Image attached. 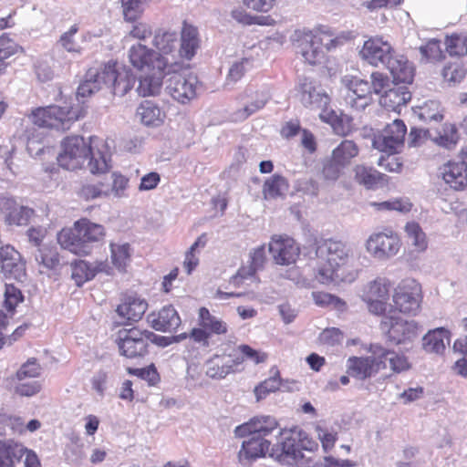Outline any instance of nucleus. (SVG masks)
<instances>
[{
    "mask_svg": "<svg viewBox=\"0 0 467 467\" xmlns=\"http://www.w3.org/2000/svg\"><path fill=\"white\" fill-rule=\"evenodd\" d=\"M457 159L444 163L441 168V174L451 189L463 191L467 188V146L461 149Z\"/></svg>",
    "mask_w": 467,
    "mask_h": 467,
    "instance_id": "19",
    "label": "nucleus"
},
{
    "mask_svg": "<svg viewBox=\"0 0 467 467\" xmlns=\"http://www.w3.org/2000/svg\"><path fill=\"white\" fill-rule=\"evenodd\" d=\"M157 337V335L150 330L132 327L119 329L115 342L121 356L138 358L148 355L150 345L156 342Z\"/></svg>",
    "mask_w": 467,
    "mask_h": 467,
    "instance_id": "8",
    "label": "nucleus"
},
{
    "mask_svg": "<svg viewBox=\"0 0 467 467\" xmlns=\"http://www.w3.org/2000/svg\"><path fill=\"white\" fill-rule=\"evenodd\" d=\"M24 301V296L19 288L12 284L5 285L4 306L13 316L16 306Z\"/></svg>",
    "mask_w": 467,
    "mask_h": 467,
    "instance_id": "56",
    "label": "nucleus"
},
{
    "mask_svg": "<svg viewBox=\"0 0 467 467\" xmlns=\"http://www.w3.org/2000/svg\"><path fill=\"white\" fill-rule=\"evenodd\" d=\"M240 101L245 102L244 107L236 109L233 118L235 121H243L248 119L251 115L256 113L260 109H264L266 105L268 99L261 91L244 90L238 96Z\"/></svg>",
    "mask_w": 467,
    "mask_h": 467,
    "instance_id": "25",
    "label": "nucleus"
},
{
    "mask_svg": "<svg viewBox=\"0 0 467 467\" xmlns=\"http://www.w3.org/2000/svg\"><path fill=\"white\" fill-rule=\"evenodd\" d=\"M407 238L410 241L413 252L422 254L427 251L429 241L426 234L416 222H409L404 227Z\"/></svg>",
    "mask_w": 467,
    "mask_h": 467,
    "instance_id": "40",
    "label": "nucleus"
},
{
    "mask_svg": "<svg viewBox=\"0 0 467 467\" xmlns=\"http://www.w3.org/2000/svg\"><path fill=\"white\" fill-rule=\"evenodd\" d=\"M197 77L191 72L174 73L168 79L166 89L173 100L185 105L197 97Z\"/></svg>",
    "mask_w": 467,
    "mask_h": 467,
    "instance_id": "16",
    "label": "nucleus"
},
{
    "mask_svg": "<svg viewBox=\"0 0 467 467\" xmlns=\"http://www.w3.org/2000/svg\"><path fill=\"white\" fill-rule=\"evenodd\" d=\"M178 43L177 33L175 31L159 28L155 31L152 45L155 47L158 55H162L164 57L171 55L176 51Z\"/></svg>",
    "mask_w": 467,
    "mask_h": 467,
    "instance_id": "36",
    "label": "nucleus"
},
{
    "mask_svg": "<svg viewBox=\"0 0 467 467\" xmlns=\"http://www.w3.org/2000/svg\"><path fill=\"white\" fill-rule=\"evenodd\" d=\"M232 373L229 362L223 356L215 355L207 363L206 374L212 379H224Z\"/></svg>",
    "mask_w": 467,
    "mask_h": 467,
    "instance_id": "49",
    "label": "nucleus"
},
{
    "mask_svg": "<svg viewBox=\"0 0 467 467\" xmlns=\"http://www.w3.org/2000/svg\"><path fill=\"white\" fill-rule=\"evenodd\" d=\"M391 281L385 276H378L367 284L363 289L362 300L369 313L384 316L389 306Z\"/></svg>",
    "mask_w": 467,
    "mask_h": 467,
    "instance_id": "13",
    "label": "nucleus"
},
{
    "mask_svg": "<svg viewBox=\"0 0 467 467\" xmlns=\"http://www.w3.org/2000/svg\"><path fill=\"white\" fill-rule=\"evenodd\" d=\"M109 195V187L102 182L97 183H86L78 191L79 198L85 201H91L102 196Z\"/></svg>",
    "mask_w": 467,
    "mask_h": 467,
    "instance_id": "54",
    "label": "nucleus"
},
{
    "mask_svg": "<svg viewBox=\"0 0 467 467\" xmlns=\"http://www.w3.org/2000/svg\"><path fill=\"white\" fill-rule=\"evenodd\" d=\"M232 17L245 26H274L275 24V19L271 16H252L243 8L233 10Z\"/></svg>",
    "mask_w": 467,
    "mask_h": 467,
    "instance_id": "48",
    "label": "nucleus"
},
{
    "mask_svg": "<svg viewBox=\"0 0 467 467\" xmlns=\"http://www.w3.org/2000/svg\"><path fill=\"white\" fill-rule=\"evenodd\" d=\"M370 206H372L377 212H390L397 211L400 213H409L412 208V203L408 200H404L402 198H396L389 201L384 202H370Z\"/></svg>",
    "mask_w": 467,
    "mask_h": 467,
    "instance_id": "51",
    "label": "nucleus"
},
{
    "mask_svg": "<svg viewBox=\"0 0 467 467\" xmlns=\"http://www.w3.org/2000/svg\"><path fill=\"white\" fill-rule=\"evenodd\" d=\"M235 351L241 352L245 361H251L254 365L265 363L268 359V354L266 352L253 348L247 344L237 346Z\"/></svg>",
    "mask_w": 467,
    "mask_h": 467,
    "instance_id": "59",
    "label": "nucleus"
},
{
    "mask_svg": "<svg viewBox=\"0 0 467 467\" xmlns=\"http://www.w3.org/2000/svg\"><path fill=\"white\" fill-rule=\"evenodd\" d=\"M24 446L14 440L0 441V467H16L24 457Z\"/></svg>",
    "mask_w": 467,
    "mask_h": 467,
    "instance_id": "35",
    "label": "nucleus"
},
{
    "mask_svg": "<svg viewBox=\"0 0 467 467\" xmlns=\"http://www.w3.org/2000/svg\"><path fill=\"white\" fill-rule=\"evenodd\" d=\"M128 58L134 69L145 74L139 81V94L143 97L157 95L165 75L171 73L172 63L162 55H158L155 49L141 43H136L129 48Z\"/></svg>",
    "mask_w": 467,
    "mask_h": 467,
    "instance_id": "4",
    "label": "nucleus"
},
{
    "mask_svg": "<svg viewBox=\"0 0 467 467\" xmlns=\"http://www.w3.org/2000/svg\"><path fill=\"white\" fill-rule=\"evenodd\" d=\"M316 277L321 284L351 283L358 276L350 249L338 240L317 242Z\"/></svg>",
    "mask_w": 467,
    "mask_h": 467,
    "instance_id": "2",
    "label": "nucleus"
},
{
    "mask_svg": "<svg viewBox=\"0 0 467 467\" xmlns=\"http://www.w3.org/2000/svg\"><path fill=\"white\" fill-rule=\"evenodd\" d=\"M443 80L450 86L461 83L467 75V69L462 63L450 62L442 69Z\"/></svg>",
    "mask_w": 467,
    "mask_h": 467,
    "instance_id": "50",
    "label": "nucleus"
},
{
    "mask_svg": "<svg viewBox=\"0 0 467 467\" xmlns=\"http://www.w3.org/2000/svg\"><path fill=\"white\" fill-rule=\"evenodd\" d=\"M88 78H95L99 87L105 85L118 96H124L132 89L136 77L131 69L120 66L117 60H109L101 65L99 69L89 68Z\"/></svg>",
    "mask_w": 467,
    "mask_h": 467,
    "instance_id": "7",
    "label": "nucleus"
},
{
    "mask_svg": "<svg viewBox=\"0 0 467 467\" xmlns=\"http://www.w3.org/2000/svg\"><path fill=\"white\" fill-rule=\"evenodd\" d=\"M418 114L424 121L441 120L442 114L440 110V103L436 100H428L418 107Z\"/></svg>",
    "mask_w": 467,
    "mask_h": 467,
    "instance_id": "57",
    "label": "nucleus"
},
{
    "mask_svg": "<svg viewBox=\"0 0 467 467\" xmlns=\"http://www.w3.org/2000/svg\"><path fill=\"white\" fill-rule=\"evenodd\" d=\"M100 88L99 83L96 81L95 78H88L86 76V79L83 80L77 89V98L78 99H81V102H85V99L89 98L95 92H97Z\"/></svg>",
    "mask_w": 467,
    "mask_h": 467,
    "instance_id": "64",
    "label": "nucleus"
},
{
    "mask_svg": "<svg viewBox=\"0 0 467 467\" xmlns=\"http://www.w3.org/2000/svg\"><path fill=\"white\" fill-rule=\"evenodd\" d=\"M342 83L348 89V98L351 100L352 107L364 109L370 103L372 89L368 81L358 77L346 76Z\"/></svg>",
    "mask_w": 467,
    "mask_h": 467,
    "instance_id": "24",
    "label": "nucleus"
},
{
    "mask_svg": "<svg viewBox=\"0 0 467 467\" xmlns=\"http://www.w3.org/2000/svg\"><path fill=\"white\" fill-rule=\"evenodd\" d=\"M402 245L398 233L390 228L372 233L366 240V251L379 261H386L396 256Z\"/></svg>",
    "mask_w": 467,
    "mask_h": 467,
    "instance_id": "11",
    "label": "nucleus"
},
{
    "mask_svg": "<svg viewBox=\"0 0 467 467\" xmlns=\"http://www.w3.org/2000/svg\"><path fill=\"white\" fill-rule=\"evenodd\" d=\"M83 106L60 107L49 105L37 107L28 114L30 121L39 128L57 130H67L71 125L86 116Z\"/></svg>",
    "mask_w": 467,
    "mask_h": 467,
    "instance_id": "6",
    "label": "nucleus"
},
{
    "mask_svg": "<svg viewBox=\"0 0 467 467\" xmlns=\"http://www.w3.org/2000/svg\"><path fill=\"white\" fill-rule=\"evenodd\" d=\"M266 260L265 245H261L251 253V262L248 269L242 267L238 270L237 275L234 277V282L238 284L239 279L247 277L255 278L256 272L263 268Z\"/></svg>",
    "mask_w": 467,
    "mask_h": 467,
    "instance_id": "41",
    "label": "nucleus"
},
{
    "mask_svg": "<svg viewBox=\"0 0 467 467\" xmlns=\"http://www.w3.org/2000/svg\"><path fill=\"white\" fill-rule=\"evenodd\" d=\"M386 368L385 361L379 356H352L347 360V373L359 380L369 379Z\"/></svg>",
    "mask_w": 467,
    "mask_h": 467,
    "instance_id": "22",
    "label": "nucleus"
},
{
    "mask_svg": "<svg viewBox=\"0 0 467 467\" xmlns=\"http://www.w3.org/2000/svg\"><path fill=\"white\" fill-rule=\"evenodd\" d=\"M379 358H382L385 362L388 360L389 367L394 373H401L409 370L411 365L409 358L404 355L394 350L380 348Z\"/></svg>",
    "mask_w": 467,
    "mask_h": 467,
    "instance_id": "45",
    "label": "nucleus"
},
{
    "mask_svg": "<svg viewBox=\"0 0 467 467\" xmlns=\"http://www.w3.org/2000/svg\"><path fill=\"white\" fill-rule=\"evenodd\" d=\"M148 323L150 327L161 332L176 329L181 324V317L172 306H165L157 312H151L148 316Z\"/></svg>",
    "mask_w": 467,
    "mask_h": 467,
    "instance_id": "26",
    "label": "nucleus"
},
{
    "mask_svg": "<svg viewBox=\"0 0 467 467\" xmlns=\"http://www.w3.org/2000/svg\"><path fill=\"white\" fill-rule=\"evenodd\" d=\"M93 138L86 140L78 135L67 136L61 141L57 160L58 165L68 171L81 169L92 154Z\"/></svg>",
    "mask_w": 467,
    "mask_h": 467,
    "instance_id": "10",
    "label": "nucleus"
},
{
    "mask_svg": "<svg viewBox=\"0 0 467 467\" xmlns=\"http://www.w3.org/2000/svg\"><path fill=\"white\" fill-rule=\"evenodd\" d=\"M446 52L451 57L467 56V33H452L447 35L444 40Z\"/></svg>",
    "mask_w": 467,
    "mask_h": 467,
    "instance_id": "44",
    "label": "nucleus"
},
{
    "mask_svg": "<svg viewBox=\"0 0 467 467\" xmlns=\"http://www.w3.org/2000/svg\"><path fill=\"white\" fill-rule=\"evenodd\" d=\"M127 372L147 380L150 385H155L160 380V375L153 364L143 368H128Z\"/></svg>",
    "mask_w": 467,
    "mask_h": 467,
    "instance_id": "63",
    "label": "nucleus"
},
{
    "mask_svg": "<svg viewBox=\"0 0 467 467\" xmlns=\"http://www.w3.org/2000/svg\"><path fill=\"white\" fill-rule=\"evenodd\" d=\"M109 246L112 264L118 268H124L130 259V244L110 243Z\"/></svg>",
    "mask_w": 467,
    "mask_h": 467,
    "instance_id": "55",
    "label": "nucleus"
},
{
    "mask_svg": "<svg viewBox=\"0 0 467 467\" xmlns=\"http://www.w3.org/2000/svg\"><path fill=\"white\" fill-rule=\"evenodd\" d=\"M422 299L421 285L414 278L402 279L393 290L389 312L415 317L420 311Z\"/></svg>",
    "mask_w": 467,
    "mask_h": 467,
    "instance_id": "9",
    "label": "nucleus"
},
{
    "mask_svg": "<svg viewBox=\"0 0 467 467\" xmlns=\"http://www.w3.org/2000/svg\"><path fill=\"white\" fill-rule=\"evenodd\" d=\"M393 79L398 83L410 84L414 78V67L402 55H394L387 65Z\"/></svg>",
    "mask_w": 467,
    "mask_h": 467,
    "instance_id": "33",
    "label": "nucleus"
},
{
    "mask_svg": "<svg viewBox=\"0 0 467 467\" xmlns=\"http://www.w3.org/2000/svg\"><path fill=\"white\" fill-rule=\"evenodd\" d=\"M269 252L279 265L296 264L301 254L300 245L287 234H275L269 242Z\"/></svg>",
    "mask_w": 467,
    "mask_h": 467,
    "instance_id": "18",
    "label": "nucleus"
},
{
    "mask_svg": "<svg viewBox=\"0 0 467 467\" xmlns=\"http://www.w3.org/2000/svg\"><path fill=\"white\" fill-rule=\"evenodd\" d=\"M317 438L325 452L331 451L337 441V432L320 424L315 426Z\"/></svg>",
    "mask_w": 467,
    "mask_h": 467,
    "instance_id": "58",
    "label": "nucleus"
},
{
    "mask_svg": "<svg viewBox=\"0 0 467 467\" xmlns=\"http://www.w3.org/2000/svg\"><path fill=\"white\" fill-rule=\"evenodd\" d=\"M270 377L260 382L254 388V394L257 400L265 399L270 393L279 389L281 386V375L277 367L274 366L270 368Z\"/></svg>",
    "mask_w": 467,
    "mask_h": 467,
    "instance_id": "43",
    "label": "nucleus"
},
{
    "mask_svg": "<svg viewBox=\"0 0 467 467\" xmlns=\"http://www.w3.org/2000/svg\"><path fill=\"white\" fill-rule=\"evenodd\" d=\"M354 38L352 31L335 33L327 26H318L312 29L296 30L295 46L305 63L317 66L326 60V52L323 48L327 52H331Z\"/></svg>",
    "mask_w": 467,
    "mask_h": 467,
    "instance_id": "3",
    "label": "nucleus"
},
{
    "mask_svg": "<svg viewBox=\"0 0 467 467\" xmlns=\"http://www.w3.org/2000/svg\"><path fill=\"white\" fill-rule=\"evenodd\" d=\"M450 331L444 327L430 330L422 338V348L427 353L442 354L445 350V339H449Z\"/></svg>",
    "mask_w": 467,
    "mask_h": 467,
    "instance_id": "39",
    "label": "nucleus"
},
{
    "mask_svg": "<svg viewBox=\"0 0 467 467\" xmlns=\"http://www.w3.org/2000/svg\"><path fill=\"white\" fill-rule=\"evenodd\" d=\"M420 52L426 62H438L445 58L441 41L437 39L429 40L420 47Z\"/></svg>",
    "mask_w": 467,
    "mask_h": 467,
    "instance_id": "53",
    "label": "nucleus"
},
{
    "mask_svg": "<svg viewBox=\"0 0 467 467\" xmlns=\"http://www.w3.org/2000/svg\"><path fill=\"white\" fill-rule=\"evenodd\" d=\"M460 140V135L455 124L444 123L434 141L439 146L446 149H452Z\"/></svg>",
    "mask_w": 467,
    "mask_h": 467,
    "instance_id": "47",
    "label": "nucleus"
},
{
    "mask_svg": "<svg viewBox=\"0 0 467 467\" xmlns=\"http://www.w3.org/2000/svg\"><path fill=\"white\" fill-rule=\"evenodd\" d=\"M109 269L107 260L90 264L85 260H77L72 264V278L78 284H83L95 277L98 273H108Z\"/></svg>",
    "mask_w": 467,
    "mask_h": 467,
    "instance_id": "30",
    "label": "nucleus"
},
{
    "mask_svg": "<svg viewBox=\"0 0 467 467\" xmlns=\"http://www.w3.org/2000/svg\"><path fill=\"white\" fill-rule=\"evenodd\" d=\"M252 67V59L244 57L232 65L227 75V79L232 82H237L244 76L246 71Z\"/></svg>",
    "mask_w": 467,
    "mask_h": 467,
    "instance_id": "61",
    "label": "nucleus"
},
{
    "mask_svg": "<svg viewBox=\"0 0 467 467\" xmlns=\"http://www.w3.org/2000/svg\"><path fill=\"white\" fill-rule=\"evenodd\" d=\"M201 39L197 27L183 21L181 31L179 54L182 58L191 60L200 48Z\"/></svg>",
    "mask_w": 467,
    "mask_h": 467,
    "instance_id": "28",
    "label": "nucleus"
},
{
    "mask_svg": "<svg viewBox=\"0 0 467 467\" xmlns=\"http://www.w3.org/2000/svg\"><path fill=\"white\" fill-rule=\"evenodd\" d=\"M411 99V93L405 86H399L397 83L380 97V105L389 111L399 112L402 106H405Z\"/></svg>",
    "mask_w": 467,
    "mask_h": 467,
    "instance_id": "31",
    "label": "nucleus"
},
{
    "mask_svg": "<svg viewBox=\"0 0 467 467\" xmlns=\"http://www.w3.org/2000/svg\"><path fill=\"white\" fill-rule=\"evenodd\" d=\"M19 46L7 34L0 36V65H6L5 60L17 53Z\"/></svg>",
    "mask_w": 467,
    "mask_h": 467,
    "instance_id": "60",
    "label": "nucleus"
},
{
    "mask_svg": "<svg viewBox=\"0 0 467 467\" xmlns=\"http://www.w3.org/2000/svg\"><path fill=\"white\" fill-rule=\"evenodd\" d=\"M106 229L88 218L82 217L74 222L71 227L61 229L57 235L59 245L78 256L90 255L98 244H102Z\"/></svg>",
    "mask_w": 467,
    "mask_h": 467,
    "instance_id": "5",
    "label": "nucleus"
},
{
    "mask_svg": "<svg viewBox=\"0 0 467 467\" xmlns=\"http://www.w3.org/2000/svg\"><path fill=\"white\" fill-rule=\"evenodd\" d=\"M279 434L282 440L272 446L269 440L254 435L243 441L239 451L240 460L255 461L268 455L281 465L290 467H314L315 459L307 453H315L319 445L306 431L293 427L282 430Z\"/></svg>",
    "mask_w": 467,
    "mask_h": 467,
    "instance_id": "1",
    "label": "nucleus"
},
{
    "mask_svg": "<svg viewBox=\"0 0 467 467\" xmlns=\"http://www.w3.org/2000/svg\"><path fill=\"white\" fill-rule=\"evenodd\" d=\"M40 273L56 270L60 265V255L56 246L43 245L35 254Z\"/></svg>",
    "mask_w": 467,
    "mask_h": 467,
    "instance_id": "37",
    "label": "nucleus"
},
{
    "mask_svg": "<svg viewBox=\"0 0 467 467\" xmlns=\"http://www.w3.org/2000/svg\"><path fill=\"white\" fill-rule=\"evenodd\" d=\"M363 60L369 65L378 67L387 66L395 55V50L389 41L381 36L368 37L359 51Z\"/></svg>",
    "mask_w": 467,
    "mask_h": 467,
    "instance_id": "17",
    "label": "nucleus"
},
{
    "mask_svg": "<svg viewBox=\"0 0 467 467\" xmlns=\"http://www.w3.org/2000/svg\"><path fill=\"white\" fill-rule=\"evenodd\" d=\"M199 327H194L190 333V337L203 347H209L212 335H226L228 325L221 318L211 314L208 308L202 306L198 313Z\"/></svg>",
    "mask_w": 467,
    "mask_h": 467,
    "instance_id": "14",
    "label": "nucleus"
},
{
    "mask_svg": "<svg viewBox=\"0 0 467 467\" xmlns=\"http://www.w3.org/2000/svg\"><path fill=\"white\" fill-rule=\"evenodd\" d=\"M136 114L144 126L151 128L161 127L167 118L166 112L151 100L141 101Z\"/></svg>",
    "mask_w": 467,
    "mask_h": 467,
    "instance_id": "29",
    "label": "nucleus"
},
{
    "mask_svg": "<svg viewBox=\"0 0 467 467\" xmlns=\"http://www.w3.org/2000/svg\"><path fill=\"white\" fill-rule=\"evenodd\" d=\"M123 19L127 23L137 22L144 14L145 4L149 0H119Z\"/></svg>",
    "mask_w": 467,
    "mask_h": 467,
    "instance_id": "46",
    "label": "nucleus"
},
{
    "mask_svg": "<svg viewBox=\"0 0 467 467\" xmlns=\"http://www.w3.org/2000/svg\"><path fill=\"white\" fill-rule=\"evenodd\" d=\"M78 26L73 25L65 33H63L58 40V43L61 47L70 53H80L81 47L78 46L74 40V36L78 31Z\"/></svg>",
    "mask_w": 467,
    "mask_h": 467,
    "instance_id": "62",
    "label": "nucleus"
},
{
    "mask_svg": "<svg viewBox=\"0 0 467 467\" xmlns=\"http://www.w3.org/2000/svg\"><path fill=\"white\" fill-rule=\"evenodd\" d=\"M36 215V211L22 205L13 197H0V218L7 225L26 226Z\"/></svg>",
    "mask_w": 467,
    "mask_h": 467,
    "instance_id": "20",
    "label": "nucleus"
},
{
    "mask_svg": "<svg viewBox=\"0 0 467 467\" xmlns=\"http://www.w3.org/2000/svg\"><path fill=\"white\" fill-rule=\"evenodd\" d=\"M279 427L277 420L269 415L255 416L247 422L236 427L235 433L240 437L246 435H254L266 438L271 435Z\"/></svg>",
    "mask_w": 467,
    "mask_h": 467,
    "instance_id": "23",
    "label": "nucleus"
},
{
    "mask_svg": "<svg viewBox=\"0 0 467 467\" xmlns=\"http://www.w3.org/2000/svg\"><path fill=\"white\" fill-rule=\"evenodd\" d=\"M354 180L368 190L375 189L378 185L388 182V177L373 167L358 164L353 169Z\"/></svg>",
    "mask_w": 467,
    "mask_h": 467,
    "instance_id": "32",
    "label": "nucleus"
},
{
    "mask_svg": "<svg viewBox=\"0 0 467 467\" xmlns=\"http://www.w3.org/2000/svg\"><path fill=\"white\" fill-rule=\"evenodd\" d=\"M312 297L315 304L318 306L325 307L331 306L339 311H343L347 307V304L343 299L324 291L313 292Z\"/></svg>",
    "mask_w": 467,
    "mask_h": 467,
    "instance_id": "52",
    "label": "nucleus"
},
{
    "mask_svg": "<svg viewBox=\"0 0 467 467\" xmlns=\"http://www.w3.org/2000/svg\"><path fill=\"white\" fill-rule=\"evenodd\" d=\"M358 152V147L353 140H344L332 150L331 157L337 163L347 167Z\"/></svg>",
    "mask_w": 467,
    "mask_h": 467,
    "instance_id": "42",
    "label": "nucleus"
},
{
    "mask_svg": "<svg viewBox=\"0 0 467 467\" xmlns=\"http://www.w3.org/2000/svg\"><path fill=\"white\" fill-rule=\"evenodd\" d=\"M148 309V302L137 293H125L121 296L115 311L122 325L139 322Z\"/></svg>",
    "mask_w": 467,
    "mask_h": 467,
    "instance_id": "21",
    "label": "nucleus"
},
{
    "mask_svg": "<svg viewBox=\"0 0 467 467\" xmlns=\"http://www.w3.org/2000/svg\"><path fill=\"white\" fill-rule=\"evenodd\" d=\"M0 266L5 276L20 280L26 275L25 265L20 260V254L10 245L0 249Z\"/></svg>",
    "mask_w": 467,
    "mask_h": 467,
    "instance_id": "27",
    "label": "nucleus"
},
{
    "mask_svg": "<svg viewBox=\"0 0 467 467\" xmlns=\"http://www.w3.org/2000/svg\"><path fill=\"white\" fill-rule=\"evenodd\" d=\"M319 84L317 80L310 78H303L299 80L296 88L300 101L305 107H311L317 102H321L327 96L318 90Z\"/></svg>",
    "mask_w": 467,
    "mask_h": 467,
    "instance_id": "34",
    "label": "nucleus"
},
{
    "mask_svg": "<svg viewBox=\"0 0 467 467\" xmlns=\"http://www.w3.org/2000/svg\"><path fill=\"white\" fill-rule=\"evenodd\" d=\"M406 134L407 126L404 121L394 119L374 137L373 146L381 152L397 154L404 147Z\"/></svg>",
    "mask_w": 467,
    "mask_h": 467,
    "instance_id": "15",
    "label": "nucleus"
},
{
    "mask_svg": "<svg viewBox=\"0 0 467 467\" xmlns=\"http://www.w3.org/2000/svg\"><path fill=\"white\" fill-rule=\"evenodd\" d=\"M380 328L387 340L396 346L413 342L420 333V327L416 321L386 314L380 322Z\"/></svg>",
    "mask_w": 467,
    "mask_h": 467,
    "instance_id": "12",
    "label": "nucleus"
},
{
    "mask_svg": "<svg viewBox=\"0 0 467 467\" xmlns=\"http://www.w3.org/2000/svg\"><path fill=\"white\" fill-rule=\"evenodd\" d=\"M288 190V180L285 176L275 173L265 181L262 193L265 200H273L284 197Z\"/></svg>",
    "mask_w": 467,
    "mask_h": 467,
    "instance_id": "38",
    "label": "nucleus"
}]
</instances>
